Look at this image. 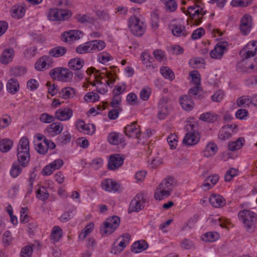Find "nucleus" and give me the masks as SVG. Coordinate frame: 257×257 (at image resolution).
<instances>
[{"label":"nucleus","mask_w":257,"mask_h":257,"mask_svg":"<svg viewBox=\"0 0 257 257\" xmlns=\"http://www.w3.org/2000/svg\"><path fill=\"white\" fill-rule=\"evenodd\" d=\"M237 103L239 106H243L245 105L251 104V97L248 96H243L240 97L237 100Z\"/></svg>","instance_id":"obj_63"},{"label":"nucleus","mask_w":257,"mask_h":257,"mask_svg":"<svg viewBox=\"0 0 257 257\" xmlns=\"http://www.w3.org/2000/svg\"><path fill=\"white\" fill-rule=\"evenodd\" d=\"M199 141V137L194 132L187 133L183 139V143L188 146L196 144Z\"/></svg>","instance_id":"obj_21"},{"label":"nucleus","mask_w":257,"mask_h":257,"mask_svg":"<svg viewBox=\"0 0 257 257\" xmlns=\"http://www.w3.org/2000/svg\"><path fill=\"white\" fill-rule=\"evenodd\" d=\"M141 59L144 63L146 65V66L148 68H153L151 60L153 58L147 53H143L141 55Z\"/></svg>","instance_id":"obj_53"},{"label":"nucleus","mask_w":257,"mask_h":257,"mask_svg":"<svg viewBox=\"0 0 257 257\" xmlns=\"http://www.w3.org/2000/svg\"><path fill=\"white\" fill-rule=\"evenodd\" d=\"M205 13L202 8L194 5L188 8L186 15L189 16L191 24L197 26L202 23L203 16Z\"/></svg>","instance_id":"obj_3"},{"label":"nucleus","mask_w":257,"mask_h":257,"mask_svg":"<svg viewBox=\"0 0 257 257\" xmlns=\"http://www.w3.org/2000/svg\"><path fill=\"white\" fill-rule=\"evenodd\" d=\"M145 203L146 199L143 194H137L130 204L128 212H139L144 208Z\"/></svg>","instance_id":"obj_5"},{"label":"nucleus","mask_w":257,"mask_h":257,"mask_svg":"<svg viewBox=\"0 0 257 257\" xmlns=\"http://www.w3.org/2000/svg\"><path fill=\"white\" fill-rule=\"evenodd\" d=\"M59 77L58 80L63 82H68L71 80L73 77L72 72L67 68H60Z\"/></svg>","instance_id":"obj_28"},{"label":"nucleus","mask_w":257,"mask_h":257,"mask_svg":"<svg viewBox=\"0 0 257 257\" xmlns=\"http://www.w3.org/2000/svg\"><path fill=\"white\" fill-rule=\"evenodd\" d=\"M14 55V51L13 49H5L2 53L0 61L4 64H7L11 62Z\"/></svg>","instance_id":"obj_26"},{"label":"nucleus","mask_w":257,"mask_h":257,"mask_svg":"<svg viewBox=\"0 0 257 257\" xmlns=\"http://www.w3.org/2000/svg\"><path fill=\"white\" fill-rule=\"evenodd\" d=\"M219 116L217 114L209 111L203 113L199 116V119L202 121L210 123L215 122L218 120Z\"/></svg>","instance_id":"obj_32"},{"label":"nucleus","mask_w":257,"mask_h":257,"mask_svg":"<svg viewBox=\"0 0 257 257\" xmlns=\"http://www.w3.org/2000/svg\"><path fill=\"white\" fill-rule=\"evenodd\" d=\"M73 115V111L69 108H62L58 109L55 112V117L60 121L69 120Z\"/></svg>","instance_id":"obj_13"},{"label":"nucleus","mask_w":257,"mask_h":257,"mask_svg":"<svg viewBox=\"0 0 257 257\" xmlns=\"http://www.w3.org/2000/svg\"><path fill=\"white\" fill-rule=\"evenodd\" d=\"M105 225H110L112 228L116 229L120 224V219L116 216H113L111 218H107L104 222Z\"/></svg>","instance_id":"obj_50"},{"label":"nucleus","mask_w":257,"mask_h":257,"mask_svg":"<svg viewBox=\"0 0 257 257\" xmlns=\"http://www.w3.org/2000/svg\"><path fill=\"white\" fill-rule=\"evenodd\" d=\"M84 99L86 101L95 102L98 100L99 96L96 93L90 92L85 95Z\"/></svg>","instance_id":"obj_61"},{"label":"nucleus","mask_w":257,"mask_h":257,"mask_svg":"<svg viewBox=\"0 0 257 257\" xmlns=\"http://www.w3.org/2000/svg\"><path fill=\"white\" fill-rule=\"evenodd\" d=\"M227 46L228 44L226 42L218 43L210 53L211 57L214 59L221 58L225 51L226 50Z\"/></svg>","instance_id":"obj_10"},{"label":"nucleus","mask_w":257,"mask_h":257,"mask_svg":"<svg viewBox=\"0 0 257 257\" xmlns=\"http://www.w3.org/2000/svg\"><path fill=\"white\" fill-rule=\"evenodd\" d=\"M244 143V139L242 137H239L236 141L229 142L228 143V150L232 152L238 150L242 147Z\"/></svg>","instance_id":"obj_30"},{"label":"nucleus","mask_w":257,"mask_h":257,"mask_svg":"<svg viewBox=\"0 0 257 257\" xmlns=\"http://www.w3.org/2000/svg\"><path fill=\"white\" fill-rule=\"evenodd\" d=\"M71 136L69 132L65 131L63 134L58 138V141L62 144H68L71 140Z\"/></svg>","instance_id":"obj_58"},{"label":"nucleus","mask_w":257,"mask_h":257,"mask_svg":"<svg viewBox=\"0 0 257 257\" xmlns=\"http://www.w3.org/2000/svg\"><path fill=\"white\" fill-rule=\"evenodd\" d=\"M49 196V194L46 189L44 187H42L37 191V197L39 199L45 201L47 200Z\"/></svg>","instance_id":"obj_54"},{"label":"nucleus","mask_w":257,"mask_h":257,"mask_svg":"<svg viewBox=\"0 0 257 257\" xmlns=\"http://www.w3.org/2000/svg\"><path fill=\"white\" fill-rule=\"evenodd\" d=\"M90 53L98 52L103 50L106 46V43L102 40H92L88 42Z\"/></svg>","instance_id":"obj_16"},{"label":"nucleus","mask_w":257,"mask_h":257,"mask_svg":"<svg viewBox=\"0 0 257 257\" xmlns=\"http://www.w3.org/2000/svg\"><path fill=\"white\" fill-rule=\"evenodd\" d=\"M252 0H232L231 5L233 7H246L252 3Z\"/></svg>","instance_id":"obj_56"},{"label":"nucleus","mask_w":257,"mask_h":257,"mask_svg":"<svg viewBox=\"0 0 257 257\" xmlns=\"http://www.w3.org/2000/svg\"><path fill=\"white\" fill-rule=\"evenodd\" d=\"M172 32L176 37H186L188 34L185 26L180 24L172 25Z\"/></svg>","instance_id":"obj_24"},{"label":"nucleus","mask_w":257,"mask_h":257,"mask_svg":"<svg viewBox=\"0 0 257 257\" xmlns=\"http://www.w3.org/2000/svg\"><path fill=\"white\" fill-rule=\"evenodd\" d=\"M178 137L175 134H170L167 138V142L172 149H174L177 145Z\"/></svg>","instance_id":"obj_60"},{"label":"nucleus","mask_w":257,"mask_h":257,"mask_svg":"<svg viewBox=\"0 0 257 257\" xmlns=\"http://www.w3.org/2000/svg\"><path fill=\"white\" fill-rule=\"evenodd\" d=\"M82 33L78 30H70L62 34L61 40L65 42H72L79 39Z\"/></svg>","instance_id":"obj_12"},{"label":"nucleus","mask_w":257,"mask_h":257,"mask_svg":"<svg viewBox=\"0 0 257 257\" xmlns=\"http://www.w3.org/2000/svg\"><path fill=\"white\" fill-rule=\"evenodd\" d=\"M257 53V42L251 41L249 42L242 49L240 54L242 55V60L251 58L255 56Z\"/></svg>","instance_id":"obj_7"},{"label":"nucleus","mask_w":257,"mask_h":257,"mask_svg":"<svg viewBox=\"0 0 257 257\" xmlns=\"http://www.w3.org/2000/svg\"><path fill=\"white\" fill-rule=\"evenodd\" d=\"M102 188L108 192L117 191L120 187L119 185L111 179H106L101 182Z\"/></svg>","instance_id":"obj_15"},{"label":"nucleus","mask_w":257,"mask_h":257,"mask_svg":"<svg viewBox=\"0 0 257 257\" xmlns=\"http://www.w3.org/2000/svg\"><path fill=\"white\" fill-rule=\"evenodd\" d=\"M124 158L120 154H113L110 156L108 163V168L111 170H115L123 164Z\"/></svg>","instance_id":"obj_9"},{"label":"nucleus","mask_w":257,"mask_h":257,"mask_svg":"<svg viewBox=\"0 0 257 257\" xmlns=\"http://www.w3.org/2000/svg\"><path fill=\"white\" fill-rule=\"evenodd\" d=\"M174 178L170 177L163 180L158 186L171 193L174 188Z\"/></svg>","instance_id":"obj_27"},{"label":"nucleus","mask_w":257,"mask_h":257,"mask_svg":"<svg viewBox=\"0 0 257 257\" xmlns=\"http://www.w3.org/2000/svg\"><path fill=\"white\" fill-rule=\"evenodd\" d=\"M75 95V89L70 87L63 88L59 92V96L65 99L73 98Z\"/></svg>","instance_id":"obj_34"},{"label":"nucleus","mask_w":257,"mask_h":257,"mask_svg":"<svg viewBox=\"0 0 257 257\" xmlns=\"http://www.w3.org/2000/svg\"><path fill=\"white\" fill-rule=\"evenodd\" d=\"M62 236V230L58 226H55L53 228L51 232V239L53 242L59 241Z\"/></svg>","instance_id":"obj_39"},{"label":"nucleus","mask_w":257,"mask_h":257,"mask_svg":"<svg viewBox=\"0 0 257 257\" xmlns=\"http://www.w3.org/2000/svg\"><path fill=\"white\" fill-rule=\"evenodd\" d=\"M19 82L16 79H10L7 83V89L8 91L13 94L19 91Z\"/></svg>","instance_id":"obj_31"},{"label":"nucleus","mask_w":257,"mask_h":257,"mask_svg":"<svg viewBox=\"0 0 257 257\" xmlns=\"http://www.w3.org/2000/svg\"><path fill=\"white\" fill-rule=\"evenodd\" d=\"M103 70L104 71L100 73L99 71L96 70L95 68L90 67L87 69L86 73L88 74L91 75L96 72L94 76L96 79V82L99 84L102 83L101 80L103 77H106L107 80L105 81L106 83L108 86L112 87L116 80V76L110 71H108L106 69H103Z\"/></svg>","instance_id":"obj_2"},{"label":"nucleus","mask_w":257,"mask_h":257,"mask_svg":"<svg viewBox=\"0 0 257 257\" xmlns=\"http://www.w3.org/2000/svg\"><path fill=\"white\" fill-rule=\"evenodd\" d=\"M33 253L32 245H27L22 248L21 251V257H31Z\"/></svg>","instance_id":"obj_64"},{"label":"nucleus","mask_w":257,"mask_h":257,"mask_svg":"<svg viewBox=\"0 0 257 257\" xmlns=\"http://www.w3.org/2000/svg\"><path fill=\"white\" fill-rule=\"evenodd\" d=\"M209 202L214 207H221L225 204V199L220 195L212 194L209 198Z\"/></svg>","instance_id":"obj_25"},{"label":"nucleus","mask_w":257,"mask_h":257,"mask_svg":"<svg viewBox=\"0 0 257 257\" xmlns=\"http://www.w3.org/2000/svg\"><path fill=\"white\" fill-rule=\"evenodd\" d=\"M63 129V125L59 122H53L47 127L48 133L53 136L60 134Z\"/></svg>","instance_id":"obj_19"},{"label":"nucleus","mask_w":257,"mask_h":257,"mask_svg":"<svg viewBox=\"0 0 257 257\" xmlns=\"http://www.w3.org/2000/svg\"><path fill=\"white\" fill-rule=\"evenodd\" d=\"M93 228L94 224L93 223H90L87 225L79 234L78 236L79 239L81 240L84 239L86 236L92 231Z\"/></svg>","instance_id":"obj_51"},{"label":"nucleus","mask_w":257,"mask_h":257,"mask_svg":"<svg viewBox=\"0 0 257 257\" xmlns=\"http://www.w3.org/2000/svg\"><path fill=\"white\" fill-rule=\"evenodd\" d=\"M108 142L111 145H118L124 141L123 135L118 133L111 132L107 137Z\"/></svg>","instance_id":"obj_23"},{"label":"nucleus","mask_w":257,"mask_h":257,"mask_svg":"<svg viewBox=\"0 0 257 257\" xmlns=\"http://www.w3.org/2000/svg\"><path fill=\"white\" fill-rule=\"evenodd\" d=\"M165 5V9L169 12H174L177 8V4L175 0H161Z\"/></svg>","instance_id":"obj_48"},{"label":"nucleus","mask_w":257,"mask_h":257,"mask_svg":"<svg viewBox=\"0 0 257 257\" xmlns=\"http://www.w3.org/2000/svg\"><path fill=\"white\" fill-rule=\"evenodd\" d=\"M158 117L160 119H164L168 115L169 111L167 108V100L165 99L160 100L159 103Z\"/></svg>","instance_id":"obj_22"},{"label":"nucleus","mask_w":257,"mask_h":257,"mask_svg":"<svg viewBox=\"0 0 257 257\" xmlns=\"http://www.w3.org/2000/svg\"><path fill=\"white\" fill-rule=\"evenodd\" d=\"M23 168L19 163L15 162L10 170L11 176L13 178L18 177L21 173Z\"/></svg>","instance_id":"obj_46"},{"label":"nucleus","mask_w":257,"mask_h":257,"mask_svg":"<svg viewBox=\"0 0 257 257\" xmlns=\"http://www.w3.org/2000/svg\"><path fill=\"white\" fill-rule=\"evenodd\" d=\"M218 151L217 146L213 143H209L203 151V155L205 157H210L214 156Z\"/></svg>","instance_id":"obj_29"},{"label":"nucleus","mask_w":257,"mask_h":257,"mask_svg":"<svg viewBox=\"0 0 257 257\" xmlns=\"http://www.w3.org/2000/svg\"><path fill=\"white\" fill-rule=\"evenodd\" d=\"M26 71L27 70L25 68L22 66H17L11 69L10 74L11 76L19 77L24 75Z\"/></svg>","instance_id":"obj_47"},{"label":"nucleus","mask_w":257,"mask_h":257,"mask_svg":"<svg viewBox=\"0 0 257 257\" xmlns=\"http://www.w3.org/2000/svg\"><path fill=\"white\" fill-rule=\"evenodd\" d=\"M239 220L247 232H253L257 223V214L249 210H242L238 213Z\"/></svg>","instance_id":"obj_1"},{"label":"nucleus","mask_w":257,"mask_h":257,"mask_svg":"<svg viewBox=\"0 0 257 257\" xmlns=\"http://www.w3.org/2000/svg\"><path fill=\"white\" fill-rule=\"evenodd\" d=\"M251 27V17L245 15L240 20V30L243 35H246L250 32Z\"/></svg>","instance_id":"obj_14"},{"label":"nucleus","mask_w":257,"mask_h":257,"mask_svg":"<svg viewBox=\"0 0 257 257\" xmlns=\"http://www.w3.org/2000/svg\"><path fill=\"white\" fill-rule=\"evenodd\" d=\"M25 14V9L23 6H14L11 10L12 16L16 19L22 18Z\"/></svg>","instance_id":"obj_33"},{"label":"nucleus","mask_w":257,"mask_h":257,"mask_svg":"<svg viewBox=\"0 0 257 257\" xmlns=\"http://www.w3.org/2000/svg\"><path fill=\"white\" fill-rule=\"evenodd\" d=\"M124 133L128 137L140 139L141 130L140 126L137 125L136 122H133L130 125H127L124 128Z\"/></svg>","instance_id":"obj_11"},{"label":"nucleus","mask_w":257,"mask_h":257,"mask_svg":"<svg viewBox=\"0 0 257 257\" xmlns=\"http://www.w3.org/2000/svg\"><path fill=\"white\" fill-rule=\"evenodd\" d=\"M67 52V49L63 46H57L49 52V55L54 57H60L63 56Z\"/></svg>","instance_id":"obj_36"},{"label":"nucleus","mask_w":257,"mask_h":257,"mask_svg":"<svg viewBox=\"0 0 257 257\" xmlns=\"http://www.w3.org/2000/svg\"><path fill=\"white\" fill-rule=\"evenodd\" d=\"M53 60L49 56L44 55L40 58L36 62L35 67L36 70L43 71L53 66Z\"/></svg>","instance_id":"obj_8"},{"label":"nucleus","mask_w":257,"mask_h":257,"mask_svg":"<svg viewBox=\"0 0 257 257\" xmlns=\"http://www.w3.org/2000/svg\"><path fill=\"white\" fill-rule=\"evenodd\" d=\"M71 13L66 9H51L48 13L49 19L51 21H63L68 19Z\"/></svg>","instance_id":"obj_6"},{"label":"nucleus","mask_w":257,"mask_h":257,"mask_svg":"<svg viewBox=\"0 0 257 257\" xmlns=\"http://www.w3.org/2000/svg\"><path fill=\"white\" fill-rule=\"evenodd\" d=\"M76 19L80 23L93 24L95 21V19L89 15H77Z\"/></svg>","instance_id":"obj_43"},{"label":"nucleus","mask_w":257,"mask_h":257,"mask_svg":"<svg viewBox=\"0 0 257 257\" xmlns=\"http://www.w3.org/2000/svg\"><path fill=\"white\" fill-rule=\"evenodd\" d=\"M95 14L99 20L102 21H109L110 19L109 14L107 11L97 10Z\"/></svg>","instance_id":"obj_52"},{"label":"nucleus","mask_w":257,"mask_h":257,"mask_svg":"<svg viewBox=\"0 0 257 257\" xmlns=\"http://www.w3.org/2000/svg\"><path fill=\"white\" fill-rule=\"evenodd\" d=\"M29 140L25 137L22 138L19 141L17 151L29 152Z\"/></svg>","instance_id":"obj_45"},{"label":"nucleus","mask_w":257,"mask_h":257,"mask_svg":"<svg viewBox=\"0 0 257 257\" xmlns=\"http://www.w3.org/2000/svg\"><path fill=\"white\" fill-rule=\"evenodd\" d=\"M56 119L55 116L50 115L46 113H44L41 114L40 116V120L44 123L53 122Z\"/></svg>","instance_id":"obj_62"},{"label":"nucleus","mask_w":257,"mask_h":257,"mask_svg":"<svg viewBox=\"0 0 257 257\" xmlns=\"http://www.w3.org/2000/svg\"><path fill=\"white\" fill-rule=\"evenodd\" d=\"M76 127L79 132H82L86 134L92 135L95 132L94 125L86 124L82 120H79L77 122Z\"/></svg>","instance_id":"obj_17"},{"label":"nucleus","mask_w":257,"mask_h":257,"mask_svg":"<svg viewBox=\"0 0 257 257\" xmlns=\"http://www.w3.org/2000/svg\"><path fill=\"white\" fill-rule=\"evenodd\" d=\"M17 158L19 164L23 168H25L28 165L30 162L29 152L17 151Z\"/></svg>","instance_id":"obj_18"},{"label":"nucleus","mask_w":257,"mask_h":257,"mask_svg":"<svg viewBox=\"0 0 257 257\" xmlns=\"http://www.w3.org/2000/svg\"><path fill=\"white\" fill-rule=\"evenodd\" d=\"M160 71L162 75L166 79L170 81H172L175 79L174 73L169 67L166 66L162 67Z\"/></svg>","instance_id":"obj_38"},{"label":"nucleus","mask_w":257,"mask_h":257,"mask_svg":"<svg viewBox=\"0 0 257 257\" xmlns=\"http://www.w3.org/2000/svg\"><path fill=\"white\" fill-rule=\"evenodd\" d=\"M13 144L12 141L10 139H3L0 142V150L5 153L9 151L13 146Z\"/></svg>","instance_id":"obj_44"},{"label":"nucleus","mask_w":257,"mask_h":257,"mask_svg":"<svg viewBox=\"0 0 257 257\" xmlns=\"http://www.w3.org/2000/svg\"><path fill=\"white\" fill-rule=\"evenodd\" d=\"M219 237V234L216 232H208L206 233L202 237L203 241L205 242H213Z\"/></svg>","instance_id":"obj_49"},{"label":"nucleus","mask_w":257,"mask_h":257,"mask_svg":"<svg viewBox=\"0 0 257 257\" xmlns=\"http://www.w3.org/2000/svg\"><path fill=\"white\" fill-rule=\"evenodd\" d=\"M83 64V60L78 58L71 59L68 63L69 67L73 70H80Z\"/></svg>","instance_id":"obj_37"},{"label":"nucleus","mask_w":257,"mask_h":257,"mask_svg":"<svg viewBox=\"0 0 257 257\" xmlns=\"http://www.w3.org/2000/svg\"><path fill=\"white\" fill-rule=\"evenodd\" d=\"M232 125L227 124L223 126L219 132L218 138L221 140H226L231 137V135L229 132L226 130L229 128H231Z\"/></svg>","instance_id":"obj_40"},{"label":"nucleus","mask_w":257,"mask_h":257,"mask_svg":"<svg viewBox=\"0 0 257 257\" xmlns=\"http://www.w3.org/2000/svg\"><path fill=\"white\" fill-rule=\"evenodd\" d=\"M148 245L145 240L136 241L132 245L131 249L133 252L138 253L148 248Z\"/></svg>","instance_id":"obj_35"},{"label":"nucleus","mask_w":257,"mask_h":257,"mask_svg":"<svg viewBox=\"0 0 257 257\" xmlns=\"http://www.w3.org/2000/svg\"><path fill=\"white\" fill-rule=\"evenodd\" d=\"M238 173V170L233 168L229 169L225 173L224 176L225 181L228 182L231 180V179L237 176Z\"/></svg>","instance_id":"obj_55"},{"label":"nucleus","mask_w":257,"mask_h":257,"mask_svg":"<svg viewBox=\"0 0 257 257\" xmlns=\"http://www.w3.org/2000/svg\"><path fill=\"white\" fill-rule=\"evenodd\" d=\"M180 103L182 108L185 110H191L194 107V102L192 98L187 95L181 96L180 98Z\"/></svg>","instance_id":"obj_20"},{"label":"nucleus","mask_w":257,"mask_h":257,"mask_svg":"<svg viewBox=\"0 0 257 257\" xmlns=\"http://www.w3.org/2000/svg\"><path fill=\"white\" fill-rule=\"evenodd\" d=\"M111 59L112 57L111 55L109 53L105 52L100 53L97 56L98 61L102 64H105L107 63Z\"/></svg>","instance_id":"obj_57"},{"label":"nucleus","mask_w":257,"mask_h":257,"mask_svg":"<svg viewBox=\"0 0 257 257\" xmlns=\"http://www.w3.org/2000/svg\"><path fill=\"white\" fill-rule=\"evenodd\" d=\"M128 26L131 32L135 36H141L145 32V25L139 18L135 16L129 19Z\"/></svg>","instance_id":"obj_4"},{"label":"nucleus","mask_w":257,"mask_h":257,"mask_svg":"<svg viewBox=\"0 0 257 257\" xmlns=\"http://www.w3.org/2000/svg\"><path fill=\"white\" fill-rule=\"evenodd\" d=\"M130 237L131 236L129 234L124 233L122 234L121 237H118L116 240L115 242H117L119 240H120L118 244V246L120 248V250H123L128 244Z\"/></svg>","instance_id":"obj_42"},{"label":"nucleus","mask_w":257,"mask_h":257,"mask_svg":"<svg viewBox=\"0 0 257 257\" xmlns=\"http://www.w3.org/2000/svg\"><path fill=\"white\" fill-rule=\"evenodd\" d=\"M199 87V85H196L195 87L190 88L188 92L189 95L188 96L190 97H192V98L200 99L201 98L200 95H198Z\"/></svg>","instance_id":"obj_59"},{"label":"nucleus","mask_w":257,"mask_h":257,"mask_svg":"<svg viewBox=\"0 0 257 257\" xmlns=\"http://www.w3.org/2000/svg\"><path fill=\"white\" fill-rule=\"evenodd\" d=\"M171 193L163 188L158 186L154 194L155 198L157 200H161L165 197H168L170 195Z\"/></svg>","instance_id":"obj_41"}]
</instances>
